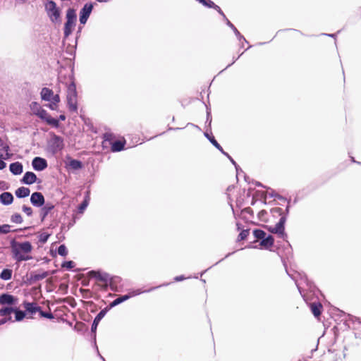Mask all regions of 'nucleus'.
<instances>
[{
  "instance_id": "nucleus-1",
  "label": "nucleus",
  "mask_w": 361,
  "mask_h": 361,
  "mask_svg": "<svg viewBox=\"0 0 361 361\" xmlns=\"http://www.w3.org/2000/svg\"><path fill=\"white\" fill-rule=\"evenodd\" d=\"M11 247L13 257L18 262L27 261L31 259V257L26 255V254L30 253L32 249L30 242L17 243L13 241Z\"/></svg>"
},
{
  "instance_id": "nucleus-23",
  "label": "nucleus",
  "mask_w": 361,
  "mask_h": 361,
  "mask_svg": "<svg viewBox=\"0 0 361 361\" xmlns=\"http://www.w3.org/2000/svg\"><path fill=\"white\" fill-rule=\"evenodd\" d=\"M274 243V238L269 235L267 237L265 236V238L262 239V240L260 243V245L265 248H269L273 246Z\"/></svg>"
},
{
  "instance_id": "nucleus-51",
  "label": "nucleus",
  "mask_w": 361,
  "mask_h": 361,
  "mask_svg": "<svg viewBox=\"0 0 361 361\" xmlns=\"http://www.w3.org/2000/svg\"><path fill=\"white\" fill-rule=\"evenodd\" d=\"M59 119H60L61 121H65V119H66V116H65V115H63V114L60 115V116H59Z\"/></svg>"
},
{
  "instance_id": "nucleus-47",
  "label": "nucleus",
  "mask_w": 361,
  "mask_h": 361,
  "mask_svg": "<svg viewBox=\"0 0 361 361\" xmlns=\"http://www.w3.org/2000/svg\"><path fill=\"white\" fill-rule=\"evenodd\" d=\"M49 235H42L40 236V241L44 243L47 240Z\"/></svg>"
},
{
  "instance_id": "nucleus-37",
  "label": "nucleus",
  "mask_w": 361,
  "mask_h": 361,
  "mask_svg": "<svg viewBox=\"0 0 361 361\" xmlns=\"http://www.w3.org/2000/svg\"><path fill=\"white\" fill-rule=\"evenodd\" d=\"M53 208H54V206L51 204V205L47 204L45 207H44L42 208V212L44 213L42 219H44Z\"/></svg>"
},
{
  "instance_id": "nucleus-14",
  "label": "nucleus",
  "mask_w": 361,
  "mask_h": 361,
  "mask_svg": "<svg viewBox=\"0 0 361 361\" xmlns=\"http://www.w3.org/2000/svg\"><path fill=\"white\" fill-rule=\"evenodd\" d=\"M32 166L37 171H42L47 167V163L43 158L35 157L32 160Z\"/></svg>"
},
{
  "instance_id": "nucleus-39",
  "label": "nucleus",
  "mask_w": 361,
  "mask_h": 361,
  "mask_svg": "<svg viewBox=\"0 0 361 361\" xmlns=\"http://www.w3.org/2000/svg\"><path fill=\"white\" fill-rule=\"evenodd\" d=\"M10 232V226L8 224H4L0 226V233L6 234Z\"/></svg>"
},
{
  "instance_id": "nucleus-46",
  "label": "nucleus",
  "mask_w": 361,
  "mask_h": 361,
  "mask_svg": "<svg viewBox=\"0 0 361 361\" xmlns=\"http://www.w3.org/2000/svg\"><path fill=\"white\" fill-rule=\"evenodd\" d=\"M11 317L1 319H0V325H2L6 323L8 321H11Z\"/></svg>"
},
{
  "instance_id": "nucleus-54",
  "label": "nucleus",
  "mask_w": 361,
  "mask_h": 361,
  "mask_svg": "<svg viewBox=\"0 0 361 361\" xmlns=\"http://www.w3.org/2000/svg\"><path fill=\"white\" fill-rule=\"evenodd\" d=\"M97 1L99 2H102V1H107L108 0H97Z\"/></svg>"
},
{
  "instance_id": "nucleus-42",
  "label": "nucleus",
  "mask_w": 361,
  "mask_h": 361,
  "mask_svg": "<svg viewBox=\"0 0 361 361\" xmlns=\"http://www.w3.org/2000/svg\"><path fill=\"white\" fill-rule=\"evenodd\" d=\"M23 211L27 215L31 216L32 214V209L31 207L26 205L23 206Z\"/></svg>"
},
{
  "instance_id": "nucleus-28",
  "label": "nucleus",
  "mask_w": 361,
  "mask_h": 361,
  "mask_svg": "<svg viewBox=\"0 0 361 361\" xmlns=\"http://www.w3.org/2000/svg\"><path fill=\"white\" fill-rule=\"evenodd\" d=\"M110 310V309L109 308V307H106L104 309L102 310L99 314L96 316V317L94 318L95 320H97V322H100L101 319L105 316V314H106V312Z\"/></svg>"
},
{
  "instance_id": "nucleus-9",
  "label": "nucleus",
  "mask_w": 361,
  "mask_h": 361,
  "mask_svg": "<svg viewBox=\"0 0 361 361\" xmlns=\"http://www.w3.org/2000/svg\"><path fill=\"white\" fill-rule=\"evenodd\" d=\"M93 8V6L92 4H85L83 8L81 9L80 12V22L81 24H85L92 11Z\"/></svg>"
},
{
  "instance_id": "nucleus-3",
  "label": "nucleus",
  "mask_w": 361,
  "mask_h": 361,
  "mask_svg": "<svg viewBox=\"0 0 361 361\" xmlns=\"http://www.w3.org/2000/svg\"><path fill=\"white\" fill-rule=\"evenodd\" d=\"M41 97L43 100L50 102L47 106L51 110H57L59 103L60 102V97L58 94H54L52 90L48 87H43L40 92Z\"/></svg>"
},
{
  "instance_id": "nucleus-45",
  "label": "nucleus",
  "mask_w": 361,
  "mask_h": 361,
  "mask_svg": "<svg viewBox=\"0 0 361 361\" xmlns=\"http://www.w3.org/2000/svg\"><path fill=\"white\" fill-rule=\"evenodd\" d=\"M99 323V322H97V320L94 319L92 325V332L96 331V329H97V327Z\"/></svg>"
},
{
  "instance_id": "nucleus-19",
  "label": "nucleus",
  "mask_w": 361,
  "mask_h": 361,
  "mask_svg": "<svg viewBox=\"0 0 361 361\" xmlns=\"http://www.w3.org/2000/svg\"><path fill=\"white\" fill-rule=\"evenodd\" d=\"M0 201L3 204H11L13 201V196L11 192H4L0 195Z\"/></svg>"
},
{
  "instance_id": "nucleus-4",
  "label": "nucleus",
  "mask_w": 361,
  "mask_h": 361,
  "mask_svg": "<svg viewBox=\"0 0 361 361\" xmlns=\"http://www.w3.org/2000/svg\"><path fill=\"white\" fill-rule=\"evenodd\" d=\"M67 104L68 109L72 112H77L78 111V105H77V91H76V85L74 81H71V83L67 87Z\"/></svg>"
},
{
  "instance_id": "nucleus-34",
  "label": "nucleus",
  "mask_w": 361,
  "mask_h": 361,
  "mask_svg": "<svg viewBox=\"0 0 361 361\" xmlns=\"http://www.w3.org/2000/svg\"><path fill=\"white\" fill-rule=\"evenodd\" d=\"M30 108L32 112L36 115L40 110L42 109V106L37 102H32Z\"/></svg>"
},
{
  "instance_id": "nucleus-41",
  "label": "nucleus",
  "mask_w": 361,
  "mask_h": 361,
  "mask_svg": "<svg viewBox=\"0 0 361 361\" xmlns=\"http://www.w3.org/2000/svg\"><path fill=\"white\" fill-rule=\"evenodd\" d=\"M207 138L209 140V141L219 149L221 151L222 150L221 147L219 145V144L217 142V141L215 140V137H207Z\"/></svg>"
},
{
  "instance_id": "nucleus-30",
  "label": "nucleus",
  "mask_w": 361,
  "mask_h": 361,
  "mask_svg": "<svg viewBox=\"0 0 361 361\" xmlns=\"http://www.w3.org/2000/svg\"><path fill=\"white\" fill-rule=\"evenodd\" d=\"M11 220L13 223L21 224L23 222V217L20 214L16 213L11 216Z\"/></svg>"
},
{
  "instance_id": "nucleus-48",
  "label": "nucleus",
  "mask_w": 361,
  "mask_h": 361,
  "mask_svg": "<svg viewBox=\"0 0 361 361\" xmlns=\"http://www.w3.org/2000/svg\"><path fill=\"white\" fill-rule=\"evenodd\" d=\"M99 271H92L90 272V275L96 279L97 276L99 274Z\"/></svg>"
},
{
  "instance_id": "nucleus-5",
  "label": "nucleus",
  "mask_w": 361,
  "mask_h": 361,
  "mask_svg": "<svg viewBox=\"0 0 361 361\" xmlns=\"http://www.w3.org/2000/svg\"><path fill=\"white\" fill-rule=\"evenodd\" d=\"M76 20L75 11L73 8H68L66 11V22L64 25L65 37H68L72 33L75 26Z\"/></svg>"
},
{
  "instance_id": "nucleus-35",
  "label": "nucleus",
  "mask_w": 361,
  "mask_h": 361,
  "mask_svg": "<svg viewBox=\"0 0 361 361\" xmlns=\"http://www.w3.org/2000/svg\"><path fill=\"white\" fill-rule=\"evenodd\" d=\"M49 275V273L47 271H42L41 273L35 274L33 278L36 281H39L45 279Z\"/></svg>"
},
{
  "instance_id": "nucleus-8",
  "label": "nucleus",
  "mask_w": 361,
  "mask_h": 361,
  "mask_svg": "<svg viewBox=\"0 0 361 361\" xmlns=\"http://www.w3.org/2000/svg\"><path fill=\"white\" fill-rule=\"evenodd\" d=\"M36 115L52 126L57 127L59 126V121L52 118L51 115L44 109L37 113Z\"/></svg>"
},
{
  "instance_id": "nucleus-11",
  "label": "nucleus",
  "mask_w": 361,
  "mask_h": 361,
  "mask_svg": "<svg viewBox=\"0 0 361 361\" xmlns=\"http://www.w3.org/2000/svg\"><path fill=\"white\" fill-rule=\"evenodd\" d=\"M30 202L34 206L41 207L44 204V197L41 192H33L30 197Z\"/></svg>"
},
{
  "instance_id": "nucleus-6",
  "label": "nucleus",
  "mask_w": 361,
  "mask_h": 361,
  "mask_svg": "<svg viewBox=\"0 0 361 361\" xmlns=\"http://www.w3.org/2000/svg\"><path fill=\"white\" fill-rule=\"evenodd\" d=\"M45 9L52 21L57 20L59 18L60 11L56 7V4L54 1H48L45 4Z\"/></svg>"
},
{
  "instance_id": "nucleus-50",
  "label": "nucleus",
  "mask_w": 361,
  "mask_h": 361,
  "mask_svg": "<svg viewBox=\"0 0 361 361\" xmlns=\"http://www.w3.org/2000/svg\"><path fill=\"white\" fill-rule=\"evenodd\" d=\"M185 279V277L183 276H179L174 278V280L176 281H180Z\"/></svg>"
},
{
  "instance_id": "nucleus-40",
  "label": "nucleus",
  "mask_w": 361,
  "mask_h": 361,
  "mask_svg": "<svg viewBox=\"0 0 361 361\" xmlns=\"http://www.w3.org/2000/svg\"><path fill=\"white\" fill-rule=\"evenodd\" d=\"M39 315L42 317H45V318H48V319H54V317L51 312H43L42 310L39 312Z\"/></svg>"
},
{
  "instance_id": "nucleus-36",
  "label": "nucleus",
  "mask_w": 361,
  "mask_h": 361,
  "mask_svg": "<svg viewBox=\"0 0 361 361\" xmlns=\"http://www.w3.org/2000/svg\"><path fill=\"white\" fill-rule=\"evenodd\" d=\"M58 253L59 255L66 257L68 254V250L65 245H61L58 248Z\"/></svg>"
},
{
  "instance_id": "nucleus-38",
  "label": "nucleus",
  "mask_w": 361,
  "mask_h": 361,
  "mask_svg": "<svg viewBox=\"0 0 361 361\" xmlns=\"http://www.w3.org/2000/svg\"><path fill=\"white\" fill-rule=\"evenodd\" d=\"M96 279L99 281L104 283L105 286H106V282L108 280V276L106 275H103L99 272V274L97 276Z\"/></svg>"
},
{
  "instance_id": "nucleus-43",
  "label": "nucleus",
  "mask_w": 361,
  "mask_h": 361,
  "mask_svg": "<svg viewBox=\"0 0 361 361\" xmlns=\"http://www.w3.org/2000/svg\"><path fill=\"white\" fill-rule=\"evenodd\" d=\"M62 267L67 269H72L74 267V262L73 261L66 262L62 264Z\"/></svg>"
},
{
  "instance_id": "nucleus-26",
  "label": "nucleus",
  "mask_w": 361,
  "mask_h": 361,
  "mask_svg": "<svg viewBox=\"0 0 361 361\" xmlns=\"http://www.w3.org/2000/svg\"><path fill=\"white\" fill-rule=\"evenodd\" d=\"M253 235L256 239L262 240L266 236V233L262 230L255 229L253 231Z\"/></svg>"
},
{
  "instance_id": "nucleus-24",
  "label": "nucleus",
  "mask_w": 361,
  "mask_h": 361,
  "mask_svg": "<svg viewBox=\"0 0 361 361\" xmlns=\"http://www.w3.org/2000/svg\"><path fill=\"white\" fill-rule=\"evenodd\" d=\"M15 308L12 307H4L0 309L1 317H11V314L13 313Z\"/></svg>"
},
{
  "instance_id": "nucleus-31",
  "label": "nucleus",
  "mask_w": 361,
  "mask_h": 361,
  "mask_svg": "<svg viewBox=\"0 0 361 361\" xmlns=\"http://www.w3.org/2000/svg\"><path fill=\"white\" fill-rule=\"evenodd\" d=\"M250 233V230L249 229H245V230H243L238 235V240L240 241V240H244L247 238V237L248 236Z\"/></svg>"
},
{
  "instance_id": "nucleus-17",
  "label": "nucleus",
  "mask_w": 361,
  "mask_h": 361,
  "mask_svg": "<svg viewBox=\"0 0 361 361\" xmlns=\"http://www.w3.org/2000/svg\"><path fill=\"white\" fill-rule=\"evenodd\" d=\"M25 310L31 314L39 312L41 310V307L37 305L35 302H25L23 303Z\"/></svg>"
},
{
  "instance_id": "nucleus-10",
  "label": "nucleus",
  "mask_w": 361,
  "mask_h": 361,
  "mask_svg": "<svg viewBox=\"0 0 361 361\" xmlns=\"http://www.w3.org/2000/svg\"><path fill=\"white\" fill-rule=\"evenodd\" d=\"M111 137H106V138L102 142L103 145L109 142L111 145L112 152H119L124 148L125 140H116L112 142Z\"/></svg>"
},
{
  "instance_id": "nucleus-44",
  "label": "nucleus",
  "mask_w": 361,
  "mask_h": 361,
  "mask_svg": "<svg viewBox=\"0 0 361 361\" xmlns=\"http://www.w3.org/2000/svg\"><path fill=\"white\" fill-rule=\"evenodd\" d=\"M212 8H214L215 10H216L221 16H223L224 18H226L224 12L222 11V10L221 9V8L219 6L215 4V6H212Z\"/></svg>"
},
{
  "instance_id": "nucleus-53",
  "label": "nucleus",
  "mask_w": 361,
  "mask_h": 361,
  "mask_svg": "<svg viewBox=\"0 0 361 361\" xmlns=\"http://www.w3.org/2000/svg\"><path fill=\"white\" fill-rule=\"evenodd\" d=\"M228 25H230L231 27H233V25L228 20Z\"/></svg>"
},
{
  "instance_id": "nucleus-12",
  "label": "nucleus",
  "mask_w": 361,
  "mask_h": 361,
  "mask_svg": "<svg viewBox=\"0 0 361 361\" xmlns=\"http://www.w3.org/2000/svg\"><path fill=\"white\" fill-rule=\"evenodd\" d=\"M18 298L12 295L4 293L0 295L1 305H14L17 302Z\"/></svg>"
},
{
  "instance_id": "nucleus-33",
  "label": "nucleus",
  "mask_w": 361,
  "mask_h": 361,
  "mask_svg": "<svg viewBox=\"0 0 361 361\" xmlns=\"http://www.w3.org/2000/svg\"><path fill=\"white\" fill-rule=\"evenodd\" d=\"M88 203H89V197H87L78 207V212L80 213H82L84 212V210L86 209V207H87Z\"/></svg>"
},
{
  "instance_id": "nucleus-7",
  "label": "nucleus",
  "mask_w": 361,
  "mask_h": 361,
  "mask_svg": "<svg viewBox=\"0 0 361 361\" xmlns=\"http://www.w3.org/2000/svg\"><path fill=\"white\" fill-rule=\"evenodd\" d=\"M63 146V141L61 137H51L48 141V147L54 153L61 150Z\"/></svg>"
},
{
  "instance_id": "nucleus-16",
  "label": "nucleus",
  "mask_w": 361,
  "mask_h": 361,
  "mask_svg": "<svg viewBox=\"0 0 361 361\" xmlns=\"http://www.w3.org/2000/svg\"><path fill=\"white\" fill-rule=\"evenodd\" d=\"M21 181L25 184L30 185L37 181V176L33 172L27 171L24 174Z\"/></svg>"
},
{
  "instance_id": "nucleus-18",
  "label": "nucleus",
  "mask_w": 361,
  "mask_h": 361,
  "mask_svg": "<svg viewBox=\"0 0 361 361\" xmlns=\"http://www.w3.org/2000/svg\"><path fill=\"white\" fill-rule=\"evenodd\" d=\"M6 138V137H4V139L0 137V158H4V157L8 155L9 147Z\"/></svg>"
},
{
  "instance_id": "nucleus-20",
  "label": "nucleus",
  "mask_w": 361,
  "mask_h": 361,
  "mask_svg": "<svg viewBox=\"0 0 361 361\" xmlns=\"http://www.w3.org/2000/svg\"><path fill=\"white\" fill-rule=\"evenodd\" d=\"M11 172L14 175H19L23 172V165L20 162H14L10 164Z\"/></svg>"
},
{
  "instance_id": "nucleus-49",
  "label": "nucleus",
  "mask_w": 361,
  "mask_h": 361,
  "mask_svg": "<svg viewBox=\"0 0 361 361\" xmlns=\"http://www.w3.org/2000/svg\"><path fill=\"white\" fill-rule=\"evenodd\" d=\"M6 164L4 161L0 159V170L4 169L6 167Z\"/></svg>"
},
{
  "instance_id": "nucleus-25",
  "label": "nucleus",
  "mask_w": 361,
  "mask_h": 361,
  "mask_svg": "<svg viewBox=\"0 0 361 361\" xmlns=\"http://www.w3.org/2000/svg\"><path fill=\"white\" fill-rule=\"evenodd\" d=\"M13 271L10 269H4L0 274V279L4 281L10 280L12 277Z\"/></svg>"
},
{
  "instance_id": "nucleus-27",
  "label": "nucleus",
  "mask_w": 361,
  "mask_h": 361,
  "mask_svg": "<svg viewBox=\"0 0 361 361\" xmlns=\"http://www.w3.org/2000/svg\"><path fill=\"white\" fill-rule=\"evenodd\" d=\"M69 166L73 169H80L82 168V164L80 161L76 159H72L69 162Z\"/></svg>"
},
{
  "instance_id": "nucleus-52",
  "label": "nucleus",
  "mask_w": 361,
  "mask_h": 361,
  "mask_svg": "<svg viewBox=\"0 0 361 361\" xmlns=\"http://www.w3.org/2000/svg\"><path fill=\"white\" fill-rule=\"evenodd\" d=\"M266 211L264 210H262L260 212H259V215H264V214H266Z\"/></svg>"
},
{
  "instance_id": "nucleus-13",
  "label": "nucleus",
  "mask_w": 361,
  "mask_h": 361,
  "mask_svg": "<svg viewBox=\"0 0 361 361\" xmlns=\"http://www.w3.org/2000/svg\"><path fill=\"white\" fill-rule=\"evenodd\" d=\"M281 33L283 35L284 37L289 38L291 39L298 38L299 37L302 35V33L300 30L295 29H287L281 30Z\"/></svg>"
},
{
  "instance_id": "nucleus-32",
  "label": "nucleus",
  "mask_w": 361,
  "mask_h": 361,
  "mask_svg": "<svg viewBox=\"0 0 361 361\" xmlns=\"http://www.w3.org/2000/svg\"><path fill=\"white\" fill-rule=\"evenodd\" d=\"M185 129L187 131H190L194 134H198L200 131V129L197 126L192 124L188 125Z\"/></svg>"
},
{
  "instance_id": "nucleus-56",
  "label": "nucleus",
  "mask_w": 361,
  "mask_h": 361,
  "mask_svg": "<svg viewBox=\"0 0 361 361\" xmlns=\"http://www.w3.org/2000/svg\"><path fill=\"white\" fill-rule=\"evenodd\" d=\"M104 136L109 135L108 133L104 134Z\"/></svg>"
},
{
  "instance_id": "nucleus-22",
  "label": "nucleus",
  "mask_w": 361,
  "mask_h": 361,
  "mask_svg": "<svg viewBox=\"0 0 361 361\" xmlns=\"http://www.w3.org/2000/svg\"><path fill=\"white\" fill-rule=\"evenodd\" d=\"M30 190L25 187H20L16 190V195L19 198L26 197L30 195Z\"/></svg>"
},
{
  "instance_id": "nucleus-2",
  "label": "nucleus",
  "mask_w": 361,
  "mask_h": 361,
  "mask_svg": "<svg viewBox=\"0 0 361 361\" xmlns=\"http://www.w3.org/2000/svg\"><path fill=\"white\" fill-rule=\"evenodd\" d=\"M271 213L273 216H281L279 221L273 227L269 228V231L272 233L278 234L280 237L283 238L286 235L284 231V224L286 222V216L283 215V209L281 207H276L271 209Z\"/></svg>"
},
{
  "instance_id": "nucleus-29",
  "label": "nucleus",
  "mask_w": 361,
  "mask_h": 361,
  "mask_svg": "<svg viewBox=\"0 0 361 361\" xmlns=\"http://www.w3.org/2000/svg\"><path fill=\"white\" fill-rule=\"evenodd\" d=\"M13 312L16 314V321H21L25 317V313L23 311L19 310L16 308H15V311Z\"/></svg>"
},
{
  "instance_id": "nucleus-55",
  "label": "nucleus",
  "mask_w": 361,
  "mask_h": 361,
  "mask_svg": "<svg viewBox=\"0 0 361 361\" xmlns=\"http://www.w3.org/2000/svg\"><path fill=\"white\" fill-rule=\"evenodd\" d=\"M204 135L207 136V135H208V133H204Z\"/></svg>"
},
{
  "instance_id": "nucleus-21",
  "label": "nucleus",
  "mask_w": 361,
  "mask_h": 361,
  "mask_svg": "<svg viewBox=\"0 0 361 361\" xmlns=\"http://www.w3.org/2000/svg\"><path fill=\"white\" fill-rule=\"evenodd\" d=\"M131 297L130 295H124L118 297L116 299H115L114 301H112L109 305V308L111 310L112 307L126 301Z\"/></svg>"
},
{
  "instance_id": "nucleus-15",
  "label": "nucleus",
  "mask_w": 361,
  "mask_h": 361,
  "mask_svg": "<svg viewBox=\"0 0 361 361\" xmlns=\"http://www.w3.org/2000/svg\"><path fill=\"white\" fill-rule=\"evenodd\" d=\"M310 310L314 316L319 318L323 310V306L320 302H312L310 305Z\"/></svg>"
}]
</instances>
